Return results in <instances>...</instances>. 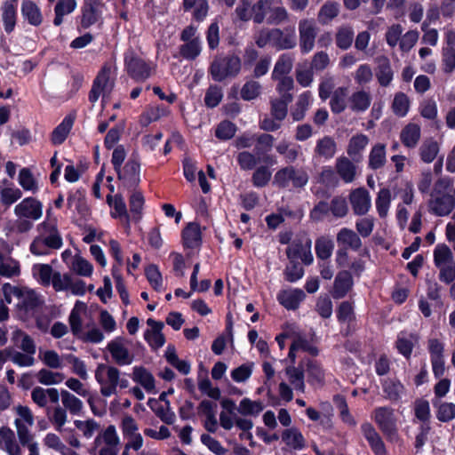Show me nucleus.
I'll list each match as a JSON object with an SVG mask.
<instances>
[{"label": "nucleus", "instance_id": "obj_1", "mask_svg": "<svg viewBox=\"0 0 455 455\" xmlns=\"http://www.w3.org/2000/svg\"><path fill=\"white\" fill-rule=\"evenodd\" d=\"M452 180L449 177L438 179L427 203L428 212L438 217L450 215L455 208V198L450 194Z\"/></svg>", "mask_w": 455, "mask_h": 455}, {"label": "nucleus", "instance_id": "obj_2", "mask_svg": "<svg viewBox=\"0 0 455 455\" xmlns=\"http://www.w3.org/2000/svg\"><path fill=\"white\" fill-rule=\"evenodd\" d=\"M242 61L235 53L217 55L210 65L209 72L216 82H222L227 78L235 77L241 71Z\"/></svg>", "mask_w": 455, "mask_h": 455}, {"label": "nucleus", "instance_id": "obj_3", "mask_svg": "<svg viewBox=\"0 0 455 455\" xmlns=\"http://www.w3.org/2000/svg\"><path fill=\"white\" fill-rule=\"evenodd\" d=\"M433 257L434 264L439 269V280L447 284L455 281V259L451 248L439 243L434 249Z\"/></svg>", "mask_w": 455, "mask_h": 455}, {"label": "nucleus", "instance_id": "obj_4", "mask_svg": "<svg viewBox=\"0 0 455 455\" xmlns=\"http://www.w3.org/2000/svg\"><path fill=\"white\" fill-rule=\"evenodd\" d=\"M372 419L388 442L397 443L400 440L394 409L388 406L377 407L372 412Z\"/></svg>", "mask_w": 455, "mask_h": 455}, {"label": "nucleus", "instance_id": "obj_5", "mask_svg": "<svg viewBox=\"0 0 455 455\" xmlns=\"http://www.w3.org/2000/svg\"><path fill=\"white\" fill-rule=\"evenodd\" d=\"M308 180V174L304 169L288 165L275 172L273 184L280 188H287L291 185L297 189L304 188Z\"/></svg>", "mask_w": 455, "mask_h": 455}, {"label": "nucleus", "instance_id": "obj_6", "mask_svg": "<svg viewBox=\"0 0 455 455\" xmlns=\"http://www.w3.org/2000/svg\"><path fill=\"white\" fill-rule=\"evenodd\" d=\"M111 66L105 63L92 82L91 91L89 92L88 100L94 104L100 98V94L105 98L107 94L112 92L115 82L110 77Z\"/></svg>", "mask_w": 455, "mask_h": 455}, {"label": "nucleus", "instance_id": "obj_7", "mask_svg": "<svg viewBox=\"0 0 455 455\" xmlns=\"http://www.w3.org/2000/svg\"><path fill=\"white\" fill-rule=\"evenodd\" d=\"M116 172L124 187L130 190H135L140 181V162L139 156L132 154L124 166L123 168L121 167L119 171Z\"/></svg>", "mask_w": 455, "mask_h": 455}, {"label": "nucleus", "instance_id": "obj_8", "mask_svg": "<svg viewBox=\"0 0 455 455\" xmlns=\"http://www.w3.org/2000/svg\"><path fill=\"white\" fill-rule=\"evenodd\" d=\"M311 247L312 240L307 235H299L286 249L287 258L294 260L300 259L305 265H310L314 260Z\"/></svg>", "mask_w": 455, "mask_h": 455}, {"label": "nucleus", "instance_id": "obj_9", "mask_svg": "<svg viewBox=\"0 0 455 455\" xmlns=\"http://www.w3.org/2000/svg\"><path fill=\"white\" fill-rule=\"evenodd\" d=\"M317 33L318 28L314 20L302 19L299 20V47L302 53H307L313 50Z\"/></svg>", "mask_w": 455, "mask_h": 455}, {"label": "nucleus", "instance_id": "obj_10", "mask_svg": "<svg viewBox=\"0 0 455 455\" xmlns=\"http://www.w3.org/2000/svg\"><path fill=\"white\" fill-rule=\"evenodd\" d=\"M348 198L355 215L364 216L369 212L371 207V197L366 188L353 189Z\"/></svg>", "mask_w": 455, "mask_h": 455}, {"label": "nucleus", "instance_id": "obj_11", "mask_svg": "<svg viewBox=\"0 0 455 455\" xmlns=\"http://www.w3.org/2000/svg\"><path fill=\"white\" fill-rule=\"evenodd\" d=\"M14 212L18 217L38 220L43 214V205L34 197H27L15 206Z\"/></svg>", "mask_w": 455, "mask_h": 455}, {"label": "nucleus", "instance_id": "obj_12", "mask_svg": "<svg viewBox=\"0 0 455 455\" xmlns=\"http://www.w3.org/2000/svg\"><path fill=\"white\" fill-rule=\"evenodd\" d=\"M297 45L296 32L293 26L283 29L275 28L273 47L278 51L291 50Z\"/></svg>", "mask_w": 455, "mask_h": 455}, {"label": "nucleus", "instance_id": "obj_13", "mask_svg": "<svg viewBox=\"0 0 455 455\" xmlns=\"http://www.w3.org/2000/svg\"><path fill=\"white\" fill-rule=\"evenodd\" d=\"M362 434L367 440L371 451L375 455H387V451L384 441L375 427L369 422L361 426Z\"/></svg>", "mask_w": 455, "mask_h": 455}, {"label": "nucleus", "instance_id": "obj_14", "mask_svg": "<svg viewBox=\"0 0 455 455\" xmlns=\"http://www.w3.org/2000/svg\"><path fill=\"white\" fill-rule=\"evenodd\" d=\"M76 117V113L68 114L53 129L51 133V142L52 145L59 146L64 143L70 131L72 130Z\"/></svg>", "mask_w": 455, "mask_h": 455}, {"label": "nucleus", "instance_id": "obj_15", "mask_svg": "<svg viewBox=\"0 0 455 455\" xmlns=\"http://www.w3.org/2000/svg\"><path fill=\"white\" fill-rule=\"evenodd\" d=\"M338 177L345 183H352L357 176V166L347 156H339L334 165Z\"/></svg>", "mask_w": 455, "mask_h": 455}, {"label": "nucleus", "instance_id": "obj_16", "mask_svg": "<svg viewBox=\"0 0 455 455\" xmlns=\"http://www.w3.org/2000/svg\"><path fill=\"white\" fill-rule=\"evenodd\" d=\"M100 3L99 0H87L82 6V16L80 26L83 29H87L94 25L100 17V11L99 6Z\"/></svg>", "mask_w": 455, "mask_h": 455}, {"label": "nucleus", "instance_id": "obj_17", "mask_svg": "<svg viewBox=\"0 0 455 455\" xmlns=\"http://www.w3.org/2000/svg\"><path fill=\"white\" fill-rule=\"evenodd\" d=\"M237 162L242 170H252L259 163L273 165L275 164V159L272 156H264L261 157L256 154L249 151H242L237 155Z\"/></svg>", "mask_w": 455, "mask_h": 455}, {"label": "nucleus", "instance_id": "obj_18", "mask_svg": "<svg viewBox=\"0 0 455 455\" xmlns=\"http://www.w3.org/2000/svg\"><path fill=\"white\" fill-rule=\"evenodd\" d=\"M124 67L129 76L135 80L142 79V58L132 48L124 52Z\"/></svg>", "mask_w": 455, "mask_h": 455}, {"label": "nucleus", "instance_id": "obj_19", "mask_svg": "<svg viewBox=\"0 0 455 455\" xmlns=\"http://www.w3.org/2000/svg\"><path fill=\"white\" fill-rule=\"evenodd\" d=\"M147 323L150 329L144 335L145 339L153 349L163 347L165 343V337L162 332L164 323L148 318Z\"/></svg>", "mask_w": 455, "mask_h": 455}, {"label": "nucleus", "instance_id": "obj_20", "mask_svg": "<svg viewBox=\"0 0 455 455\" xmlns=\"http://www.w3.org/2000/svg\"><path fill=\"white\" fill-rule=\"evenodd\" d=\"M375 62L377 64L376 77L379 85L383 87L388 86L391 84L394 76V72L389 59L385 55H381L375 59Z\"/></svg>", "mask_w": 455, "mask_h": 455}, {"label": "nucleus", "instance_id": "obj_21", "mask_svg": "<svg viewBox=\"0 0 455 455\" xmlns=\"http://www.w3.org/2000/svg\"><path fill=\"white\" fill-rule=\"evenodd\" d=\"M306 295L300 289L283 290L277 294L278 302L288 310H295Z\"/></svg>", "mask_w": 455, "mask_h": 455}, {"label": "nucleus", "instance_id": "obj_22", "mask_svg": "<svg viewBox=\"0 0 455 455\" xmlns=\"http://www.w3.org/2000/svg\"><path fill=\"white\" fill-rule=\"evenodd\" d=\"M337 152V143L335 140L328 135L316 140L314 153L315 157L330 160Z\"/></svg>", "mask_w": 455, "mask_h": 455}, {"label": "nucleus", "instance_id": "obj_23", "mask_svg": "<svg viewBox=\"0 0 455 455\" xmlns=\"http://www.w3.org/2000/svg\"><path fill=\"white\" fill-rule=\"evenodd\" d=\"M21 15L28 23L38 27L43 22V14L37 4L32 0H24L21 4Z\"/></svg>", "mask_w": 455, "mask_h": 455}, {"label": "nucleus", "instance_id": "obj_24", "mask_svg": "<svg viewBox=\"0 0 455 455\" xmlns=\"http://www.w3.org/2000/svg\"><path fill=\"white\" fill-rule=\"evenodd\" d=\"M353 286V278L348 271H340L335 277L332 290L334 299H341L347 295Z\"/></svg>", "mask_w": 455, "mask_h": 455}, {"label": "nucleus", "instance_id": "obj_25", "mask_svg": "<svg viewBox=\"0 0 455 455\" xmlns=\"http://www.w3.org/2000/svg\"><path fill=\"white\" fill-rule=\"evenodd\" d=\"M421 137V129L418 124L409 123L400 132L403 145L408 148H415Z\"/></svg>", "mask_w": 455, "mask_h": 455}, {"label": "nucleus", "instance_id": "obj_26", "mask_svg": "<svg viewBox=\"0 0 455 455\" xmlns=\"http://www.w3.org/2000/svg\"><path fill=\"white\" fill-rule=\"evenodd\" d=\"M86 190L84 188H79L75 191L70 190L68 194L67 206L71 209L75 206L76 211L80 215H85L89 209L86 204Z\"/></svg>", "mask_w": 455, "mask_h": 455}, {"label": "nucleus", "instance_id": "obj_27", "mask_svg": "<svg viewBox=\"0 0 455 455\" xmlns=\"http://www.w3.org/2000/svg\"><path fill=\"white\" fill-rule=\"evenodd\" d=\"M384 397L391 402L399 401L405 393L404 386L395 379H387L382 383Z\"/></svg>", "mask_w": 455, "mask_h": 455}, {"label": "nucleus", "instance_id": "obj_28", "mask_svg": "<svg viewBox=\"0 0 455 455\" xmlns=\"http://www.w3.org/2000/svg\"><path fill=\"white\" fill-rule=\"evenodd\" d=\"M337 242L339 244L345 246L344 248H350L354 251H358L362 247V240L359 235L347 228H343L339 231Z\"/></svg>", "mask_w": 455, "mask_h": 455}, {"label": "nucleus", "instance_id": "obj_29", "mask_svg": "<svg viewBox=\"0 0 455 455\" xmlns=\"http://www.w3.org/2000/svg\"><path fill=\"white\" fill-rule=\"evenodd\" d=\"M371 100L369 92L364 90L356 91L349 97V108L354 112H364L370 108Z\"/></svg>", "mask_w": 455, "mask_h": 455}, {"label": "nucleus", "instance_id": "obj_30", "mask_svg": "<svg viewBox=\"0 0 455 455\" xmlns=\"http://www.w3.org/2000/svg\"><path fill=\"white\" fill-rule=\"evenodd\" d=\"M387 163L386 145L376 143L372 146L368 156V167L371 170H379Z\"/></svg>", "mask_w": 455, "mask_h": 455}, {"label": "nucleus", "instance_id": "obj_31", "mask_svg": "<svg viewBox=\"0 0 455 455\" xmlns=\"http://www.w3.org/2000/svg\"><path fill=\"white\" fill-rule=\"evenodd\" d=\"M369 138L367 135L358 133L351 137L347 148V155L353 159H359L362 156V152L369 144Z\"/></svg>", "mask_w": 455, "mask_h": 455}, {"label": "nucleus", "instance_id": "obj_32", "mask_svg": "<svg viewBox=\"0 0 455 455\" xmlns=\"http://www.w3.org/2000/svg\"><path fill=\"white\" fill-rule=\"evenodd\" d=\"M107 203L110 207H113L115 210V212H111L112 218L116 219L124 217L127 222V228H129L131 224V216L127 212L126 204L122 196L116 194L113 199L111 195H108Z\"/></svg>", "mask_w": 455, "mask_h": 455}, {"label": "nucleus", "instance_id": "obj_33", "mask_svg": "<svg viewBox=\"0 0 455 455\" xmlns=\"http://www.w3.org/2000/svg\"><path fill=\"white\" fill-rule=\"evenodd\" d=\"M148 405L166 424H172L174 421L175 415L170 410L169 402L164 403L156 399H149Z\"/></svg>", "mask_w": 455, "mask_h": 455}, {"label": "nucleus", "instance_id": "obj_34", "mask_svg": "<svg viewBox=\"0 0 455 455\" xmlns=\"http://www.w3.org/2000/svg\"><path fill=\"white\" fill-rule=\"evenodd\" d=\"M347 94L348 90L344 86L338 87L333 91L331 96L330 107L334 114H340L346 109Z\"/></svg>", "mask_w": 455, "mask_h": 455}, {"label": "nucleus", "instance_id": "obj_35", "mask_svg": "<svg viewBox=\"0 0 455 455\" xmlns=\"http://www.w3.org/2000/svg\"><path fill=\"white\" fill-rule=\"evenodd\" d=\"M282 439L287 446L294 450H302L306 446L301 432L296 427L285 429L282 434Z\"/></svg>", "mask_w": 455, "mask_h": 455}, {"label": "nucleus", "instance_id": "obj_36", "mask_svg": "<svg viewBox=\"0 0 455 455\" xmlns=\"http://www.w3.org/2000/svg\"><path fill=\"white\" fill-rule=\"evenodd\" d=\"M4 443V450L9 455H21V450L15 440L14 432L6 427L0 428V443Z\"/></svg>", "mask_w": 455, "mask_h": 455}, {"label": "nucleus", "instance_id": "obj_37", "mask_svg": "<svg viewBox=\"0 0 455 455\" xmlns=\"http://www.w3.org/2000/svg\"><path fill=\"white\" fill-rule=\"evenodd\" d=\"M294 57L291 53L281 54L272 71V77H280L287 76L293 68Z\"/></svg>", "mask_w": 455, "mask_h": 455}, {"label": "nucleus", "instance_id": "obj_38", "mask_svg": "<svg viewBox=\"0 0 455 455\" xmlns=\"http://www.w3.org/2000/svg\"><path fill=\"white\" fill-rule=\"evenodd\" d=\"M2 21L4 31L11 34L16 26L17 21V5L13 4H3L2 5Z\"/></svg>", "mask_w": 455, "mask_h": 455}, {"label": "nucleus", "instance_id": "obj_39", "mask_svg": "<svg viewBox=\"0 0 455 455\" xmlns=\"http://www.w3.org/2000/svg\"><path fill=\"white\" fill-rule=\"evenodd\" d=\"M108 349L117 364L126 365L131 363L128 349L121 342L112 340L108 343Z\"/></svg>", "mask_w": 455, "mask_h": 455}, {"label": "nucleus", "instance_id": "obj_40", "mask_svg": "<svg viewBox=\"0 0 455 455\" xmlns=\"http://www.w3.org/2000/svg\"><path fill=\"white\" fill-rule=\"evenodd\" d=\"M182 7L185 12L194 9V18L201 21L208 13L209 5L206 0H183Z\"/></svg>", "mask_w": 455, "mask_h": 455}, {"label": "nucleus", "instance_id": "obj_41", "mask_svg": "<svg viewBox=\"0 0 455 455\" xmlns=\"http://www.w3.org/2000/svg\"><path fill=\"white\" fill-rule=\"evenodd\" d=\"M182 238L186 247H197L201 243V231L199 225L196 223H189L182 232Z\"/></svg>", "mask_w": 455, "mask_h": 455}, {"label": "nucleus", "instance_id": "obj_42", "mask_svg": "<svg viewBox=\"0 0 455 455\" xmlns=\"http://www.w3.org/2000/svg\"><path fill=\"white\" fill-rule=\"evenodd\" d=\"M392 195L389 188H380L375 200L376 210L381 219H385L390 208Z\"/></svg>", "mask_w": 455, "mask_h": 455}, {"label": "nucleus", "instance_id": "obj_43", "mask_svg": "<svg viewBox=\"0 0 455 455\" xmlns=\"http://www.w3.org/2000/svg\"><path fill=\"white\" fill-rule=\"evenodd\" d=\"M420 159L427 164L432 163L439 152V144L432 138L427 139L419 147Z\"/></svg>", "mask_w": 455, "mask_h": 455}, {"label": "nucleus", "instance_id": "obj_44", "mask_svg": "<svg viewBox=\"0 0 455 455\" xmlns=\"http://www.w3.org/2000/svg\"><path fill=\"white\" fill-rule=\"evenodd\" d=\"M165 358L166 361L180 373L187 375L190 372V364L187 361L179 359L173 345H168L165 351Z\"/></svg>", "mask_w": 455, "mask_h": 455}, {"label": "nucleus", "instance_id": "obj_45", "mask_svg": "<svg viewBox=\"0 0 455 455\" xmlns=\"http://www.w3.org/2000/svg\"><path fill=\"white\" fill-rule=\"evenodd\" d=\"M354 29L350 26H341L337 29L335 43L341 50L348 49L354 40Z\"/></svg>", "mask_w": 455, "mask_h": 455}, {"label": "nucleus", "instance_id": "obj_46", "mask_svg": "<svg viewBox=\"0 0 455 455\" xmlns=\"http://www.w3.org/2000/svg\"><path fill=\"white\" fill-rule=\"evenodd\" d=\"M264 409V404L261 401H252L249 398L241 400L237 411L243 416H258Z\"/></svg>", "mask_w": 455, "mask_h": 455}, {"label": "nucleus", "instance_id": "obj_47", "mask_svg": "<svg viewBox=\"0 0 455 455\" xmlns=\"http://www.w3.org/2000/svg\"><path fill=\"white\" fill-rule=\"evenodd\" d=\"M315 253L319 259L326 260L331 258L333 249V241L327 236H320L315 240Z\"/></svg>", "mask_w": 455, "mask_h": 455}, {"label": "nucleus", "instance_id": "obj_48", "mask_svg": "<svg viewBox=\"0 0 455 455\" xmlns=\"http://www.w3.org/2000/svg\"><path fill=\"white\" fill-rule=\"evenodd\" d=\"M130 212L131 223L139 224L141 219L142 212V193L135 191L130 196Z\"/></svg>", "mask_w": 455, "mask_h": 455}, {"label": "nucleus", "instance_id": "obj_49", "mask_svg": "<svg viewBox=\"0 0 455 455\" xmlns=\"http://www.w3.org/2000/svg\"><path fill=\"white\" fill-rule=\"evenodd\" d=\"M273 4V0H258L252 4L251 19L254 23L261 24L266 19L267 13L269 12L270 7Z\"/></svg>", "mask_w": 455, "mask_h": 455}, {"label": "nucleus", "instance_id": "obj_50", "mask_svg": "<svg viewBox=\"0 0 455 455\" xmlns=\"http://www.w3.org/2000/svg\"><path fill=\"white\" fill-rule=\"evenodd\" d=\"M316 181L325 188H334L339 185V177L335 169L331 166H323L316 177Z\"/></svg>", "mask_w": 455, "mask_h": 455}, {"label": "nucleus", "instance_id": "obj_51", "mask_svg": "<svg viewBox=\"0 0 455 455\" xmlns=\"http://www.w3.org/2000/svg\"><path fill=\"white\" fill-rule=\"evenodd\" d=\"M306 371L307 373V381L311 385H323L324 380V373L321 366L315 361H307Z\"/></svg>", "mask_w": 455, "mask_h": 455}, {"label": "nucleus", "instance_id": "obj_52", "mask_svg": "<svg viewBox=\"0 0 455 455\" xmlns=\"http://www.w3.org/2000/svg\"><path fill=\"white\" fill-rule=\"evenodd\" d=\"M202 51L201 41L199 38H194L180 45V54L186 60H193L196 59Z\"/></svg>", "mask_w": 455, "mask_h": 455}, {"label": "nucleus", "instance_id": "obj_53", "mask_svg": "<svg viewBox=\"0 0 455 455\" xmlns=\"http://www.w3.org/2000/svg\"><path fill=\"white\" fill-rule=\"evenodd\" d=\"M273 80H277L276 91L280 94V98L285 99L286 101H292L293 96L291 91L294 87V81L292 77L283 76L280 77H272Z\"/></svg>", "mask_w": 455, "mask_h": 455}, {"label": "nucleus", "instance_id": "obj_54", "mask_svg": "<svg viewBox=\"0 0 455 455\" xmlns=\"http://www.w3.org/2000/svg\"><path fill=\"white\" fill-rule=\"evenodd\" d=\"M20 338H21L20 349L27 354L35 355L36 347L34 339L22 330L17 329L12 332V340L17 342Z\"/></svg>", "mask_w": 455, "mask_h": 455}, {"label": "nucleus", "instance_id": "obj_55", "mask_svg": "<svg viewBox=\"0 0 455 455\" xmlns=\"http://www.w3.org/2000/svg\"><path fill=\"white\" fill-rule=\"evenodd\" d=\"M81 307L84 309L86 308V305L84 302L77 300L75 304V307L70 312L68 322L73 335L79 339V337L82 335L83 323L81 316L76 310V307Z\"/></svg>", "mask_w": 455, "mask_h": 455}, {"label": "nucleus", "instance_id": "obj_56", "mask_svg": "<svg viewBox=\"0 0 455 455\" xmlns=\"http://www.w3.org/2000/svg\"><path fill=\"white\" fill-rule=\"evenodd\" d=\"M22 196V192L18 188L0 187V203L9 208Z\"/></svg>", "mask_w": 455, "mask_h": 455}, {"label": "nucleus", "instance_id": "obj_57", "mask_svg": "<svg viewBox=\"0 0 455 455\" xmlns=\"http://www.w3.org/2000/svg\"><path fill=\"white\" fill-rule=\"evenodd\" d=\"M339 12V4L327 1L318 12V20L323 24L328 23L338 16Z\"/></svg>", "mask_w": 455, "mask_h": 455}, {"label": "nucleus", "instance_id": "obj_58", "mask_svg": "<svg viewBox=\"0 0 455 455\" xmlns=\"http://www.w3.org/2000/svg\"><path fill=\"white\" fill-rule=\"evenodd\" d=\"M285 373L294 388L303 393L305 391L303 370L294 366H288L285 369Z\"/></svg>", "mask_w": 455, "mask_h": 455}, {"label": "nucleus", "instance_id": "obj_59", "mask_svg": "<svg viewBox=\"0 0 455 455\" xmlns=\"http://www.w3.org/2000/svg\"><path fill=\"white\" fill-rule=\"evenodd\" d=\"M18 181L24 190L35 192L38 188L32 172L27 167L20 169Z\"/></svg>", "mask_w": 455, "mask_h": 455}, {"label": "nucleus", "instance_id": "obj_60", "mask_svg": "<svg viewBox=\"0 0 455 455\" xmlns=\"http://www.w3.org/2000/svg\"><path fill=\"white\" fill-rule=\"evenodd\" d=\"M60 395L63 405L69 410L70 413L78 414L81 411L83 403L79 398L65 389L61 390Z\"/></svg>", "mask_w": 455, "mask_h": 455}, {"label": "nucleus", "instance_id": "obj_61", "mask_svg": "<svg viewBox=\"0 0 455 455\" xmlns=\"http://www.w3.org/2000/svg\"><path fill=\"white\" fill-rule=\"evenodd\" d=\"M274 140V137L268 133H262L255 137V141L257 142L255 152L257 155L260 156L261 157L264 156H268L267 153L272 149Z\"/></svg>", "mask_w": 455, "mask_h": 455}, {"label": "nucleus", "instance_id": "obj_62", "mask_svg": "<svg viewBox=\"0 0 455 455\" xmlns=\"http://www.w3.org/2000/svg\"><path fill=\"white\" fill-rule=\"evenodd\" d=\"M283 275L286 281L294 283L302 278L304 268L297 260L289 259V264L285 267Z\"/></svg>", "mask_w": 455, "mask_h": 455}, {"label": "nucleus", "instance_id": "obj_63", "mask_svg": "<svg viewBox=\"0 0 455 455\" xmlns=\"http://www.w3.org/2000/svg\"><path fill=\"white\" fill-rule=\"evenodd\" d=\"M39 383L50 386L60 383L65 376L60 372H53L47 369H41L36 374Z\"/></svg>", "mask_w": 455, "mask_h": 455}, {"label": "nucleus", "instance_id": "obj_64", "mask_svg": "<svg viewBox=\"0 0 455 455\" xmlns=\"http://www.w3.org/2000/svg\"><path fill=\"white\" fill-rule=\"evenodd\" d=\"M41 304L42 301L36 291L29 290L23 295L22 300L20 304H19V307L26 312H29L38 308Z\"/></svg>", "mask_w": 455, "mask_h": 455}]
</instances>
